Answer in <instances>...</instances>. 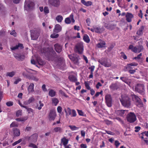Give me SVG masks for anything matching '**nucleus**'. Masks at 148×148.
Here are the masks:
<instances>
[{"instance_id":"nucleus-1","label":"nucleus","mask_w":148,"mask_h":148,"mask_svg":"<svg viewBox=\"0 0 148 148\" xmlns=\"http://www.w3.org/2000/svg\"><path fill=\"white\" fill-rule=\"evenodd\" d=\"M121 97L120 101L122 105L126 107H129L131 105V101L129 97L125 94L121 95Z\"/></svg>"},{"instance_id":"nucleus-2","label":"nucleus","mask_w":148,"mask_h":148,"mask_svg":"<svg viewBox=\"0 0 148 148\" xmlns=\"http://www.w3.org/2000/svg\"><path fill=\"white\" fill-rule=\"evenodd\" d=\"M129 49H131L132 51L135 53H139L144 49L143 46L142 45H139L134 47L132 45H130L129 47Z\"/></svg>"},{"instance_id":"nucleus-3","label":"nucleus","mask_w":148,"mask_h":148,"mask_svg":"<svg viewBox=\"0 0 148 148\" xmlns=\"http://www.w3.org/2000/svg\"><path fill=\"white\" fill-rule=\"evenodd\" d=\"M84 49L83 43L82 42L78 43L75 46V52L79 54H81L83 53Z\"/></svg>"},{"instance_id":"nucleus-4","label":"nucleus","mask_w":148,"mask_h":148,"mask_svg":"<svg viewBox=\"0 0 148 148\" xmlns=\"http://www.w3.org/2000/svg\"><path fill=\"white\" fill-rule=\"evenodd\" d=\"M126 118L127 121L130 123H133L136 120L135 114L132 112H130L127 114Z\"/></svg>"},{"instance_id":"nucleus-5","label":"nucleus","mask_w":148,"mask_h":148,"mask_svg":"<svg viewBox=\"0 0 148 148\" xmlns=\"http://www.w3.org/2000/svg\"><path fill=\"white\" fill-rule=\"evenodd\" d=\"M38 136V135L36 134H34L30 136H26L25 138L29 143H35L37 140Z\"/></svg>"},{"instance_id":"nucleus-6","label":"nucleus","mask_w":148,"mask_h":148,"mask_svg":"<svg viewBox=\"0 0 148 148\" xmlns=\"http://www.w3.org/2000/svg\"><path fill=\"white\" fill-rule=\"evenodd\" d=\"M144 86L142 84H138L135 88V91L141 94H143L144 92Z\"/></svg>"},{"instance_id":"nucleus-7","label":"nucleus","mask_w":148,"mask_h":148,"mask_svg":"<svg viewBox=\"0 0 148 148\" xmlns=\"http://www.w3.org/2000/svg\"><path fill=\"white\" fill-rule=\"evenodd\" d=\"M40 33L39 29L32 31L31 32V37L32 40H36L38 38Z\"/></svg>"},{"instance_id":"nucleus-8","label":"nucleus","mask_w":148,"mask_h":148,"mask_svg":"<svg viewBox=\"0 0 148 148\" xmlns=\"http://www.w3.org/2000/svg\"><path fill=\"white\" fill-rule=\"evenodd\" d=\"M66 115H70L71 117H75L76 116L77 113L76 111L74 109L71 110L68 108L66 110H65Z\"/></svg>"},{"instance_id":"nucleus-9","label":"nucleus","mask_w":148,"mask_h":148,"mask_svg":"<svg viewBox=\"0 0 148 148\" xmlns=\"http://www.w3.org/2000/svg\"><path fill=\"white\" fill-rule=\"evenodd\" d=\"M48 3L54 7L58 8L60 5V0H48Z\"/></svg>"},{"instance_id":"nucleus-10","label":"nucleus","mask_w":148,"mask_h":148,"mask_svg":"<svg viewBox=\"0 0 148 148\" xmlns=\"http://www.w3.org/2000/svg\"><path fill=\"white\" fill-rule=\"evenodd\" d=\"M64 21L67 24H70L71 22L74 23L75 22V20L74 18L73 14L72 13L69 17L66 18Z\"/></svg>"},{"instance_id":"nucleus-11","label":"nucleus","mask_w":148,"mask_h":148,"mask_svg":"<svg viewBox=\"0 0 148 148\" xmlns=\"http://www.w3.org/2000/svg\"><path fill=\"white\" fill-rule=\"evenodd\" d=\"M69 57L75 64L79 65V59L77 57L75 56L74 54H72L69 55Z\"/></svg>"},{"instance_id":"nucleus-12","label":"nucleus","mask_w":148,"mask_h":148,"mask_svg":"<svg viewBox=\"0 0 148 148\" xmlns=\"http://www.w3.org/2000/svg\"><path fill=\"white\" fill-rule=\"evenodd\" d=\"M34 6V3L33 2L29 0H26L25 3V8H27L29 9H32Z\"/></svg>"},{"instance_id":"nucleus-13","label":"nucleus","mask_w":148,"mask_h":148,"mask_svg":"<svg viewBox=\"0 0 148 148\" xmlns=\"http://www.w3.org/2000/svg\"><path fill=\"white\" fill-rule=\"evenodd\" d=\"M106 103L107 106L109 107L112 106V99L111 95H107L105 97Z\"/></svg>"},{"instance_id":"nucleus-14","label":"nucleus","mask_w":148,"mask_h":148,"mask_svg":"<svg viewBox=\"0 0 148 148\" xmlns=\"http://www.w3.org/2000/svg\"><path fill=\"white\" fill-rule=\"evenodd\" d=\"M116 112L118 115L123 117L126 114L128 111L127 110H119L116 111Z\"/></svg>"},{"instance_id":"nucleus-15","label":"nucleus","mask_w":148,"mask_h":148,"mask_svg":"<svg viewBox=\"0 0 148 148\" xmlns=\"http://www.w3.org/2000/svg\"><path fill=\"white\" fill-rule=\"evenodd\" d=\"M56 116V112L53 111H51L49 115V118L50 121H53Z\"/></svg>"},{"instance_id":"nucleus-16","label":"nucleus","mask_w":148,"mask_h":148,"mask_svg":"<svg viewBox=\"0 0 148 148\" xmlns=\"http://www.w3.org/2000/svg\"><path fill=\"white\" fill-rule=\"evenodd\" d=\"M20 48L21 49L23 48V45L20 43H18V45H16L15 46H12L10 47V49L12 51H14L18 49V48Z\"/></svg>"},{"instance_id":"nucleus-17","label":"nucleus","mask_w":148,"mask_h":148,"mask_svg":"<svg viewBox=\"0 0 148 148\" xmlns=\"http://www.w3.org/2000/svg\"><path fill=\"white\" fill-rule=\"evenodd\" d=\"M61 30V26L59 24H56L55 25V28L53 29V32L58 33L60 32Z\"/></svg>"},{"instance_id":"nucleus-18","label":"nucleus","mask_w":148,"mask_h":148,"mask_svg":"<svg viewBox=\"0 0 148 148\" xmlns=\"http://www.w3.org/2000/svg\"><path fill=\"white\" fill-rule=\"evenodd\" d=\"M102 65L105 67H109L111 66V63L109 60L106 59L102 62Z\"/></svg>"},{"instance_id":"nucleus-19","label":"nucleus","mask_w":148,"mask_h":148,"mask_svg":"<svg viewBox=\"0 0 148 148\" xmlns=\"http://www.w3.org/2000/svg\"><path fill=\"white\" fill-rule=\"evenodd\" d=\"M35 100V99L34 96H32V97H30L28 100L24 101V103L25 105H28L31 103H32Z\"/></svg>"},{"instance_id":"nucleus-20","label":"nucleus","mask_w":148,"mask_h":148,"mask_svg":"<svg viewBox=\"0 0 148 148\" xmlns=\"http://www.w3.org/2000/svg\"><path fill=\"white\" fill-rule=\"evenodd\" d=\"M34 84L33 83L30 84L27 90L29 93L33 92H34Z\"/></svg>"},{"instance_id":"nucleus-21","label":"nucleus","mask_w":148,"mask_h":148,"mask_svg":"<svg viewBox=\"0 0 148 148\" xmlns=\"http://www.w3.org/2000/svg\"><path fill=\"white\" fill-rule=\"evenodd\" d=\"M116 25L113 24H105L104 25L105 27L111 30L114 29L116 27Z\"/></svg>"},{"instance_id":"nucleus-22","label":"nucleus","mask_w":148,"mask_h":148,"mask_svg":"<svg viewBox=\"0 0 148 148\" xmlns=\"http://www.w3.org/2000/svg\"><path fill=\"white\" fill-rule=\"evenodd\" d=\"M54 47L56 51L58 53H59L61 51L62 49V46L61 45L58 44H56L55 45Z\"/></svg>"},{"instance_id":"nucleus-23","label":"nucleus","mask_w":148,"mask_h":148,"mask_svg":"<svg viewBox=\"0 0 148 148\" xmlns=\"http://www.w3.org/2000/svg\"><path fill=\"white\" fill-rule=\"evenodd\" d=\"M126 20L128 22L132 21V19L133 17V15L131 13H127L126 15Z\"/></svg>"},{"instance_id":"nucleus-24","label":"nucleus","mask_w":148,"mask_h":148,"mask_svg":"<svg viewBox=\"0 0 148 148\" xmlns=\"http://www.w3.org/2000/svg\"><path fill=\"white\" fill-rule=\"evenodd\" d=\"M14 57L18 60L22 61L25 58V56L18 54H16L14 55Z\"/></svg>"},{"instance_id":"nucleus-25","label":"nucleus","mask_w":148,"mask_h":148,"mask_svg":"<svg viewBox=\"0 0 148 148\" xmlns=\"http://www.w3.org/2000/svg\"><path fill=\"white\" fill-rule=\"evenodd\" d=\"M13 134L14 136H20V130L17 128L13 129Z\"/></svg>"},{"instance_id":"nucleus-26","label":"nucleus","mask_w":148,"mask_h":148,"mask_svg":"<svg viewBox=\"0 0 148 148\" xmlns=\"http://www.w3.org/2000/svg\"><path fill=\"white\" fill-rule=\"evenodd\" d=\"M25 71L28 73L32 75H36L37 72L35 70L28 69H25Z\"/></svg>"},{"instance_id":"nucleus-27","label":"nucleus","mask_w":148,"mask_h":148,"mask_svg":"<svg viewBox=\"0 0 148 148\" xmlns=\"http://www.w3.org/2000/svg\"><path fill=\"white\" fill-rule=\"evenodd\" d=\"M81 3L84 5L86 6H89L92 5V2L91 1H86L85 0H81Z\"/></svg>"},{"instance_id":"nucleus-28","label":"nucleus","mask_w":148,"mask_h":148,"mask_svg":"<svg viewBox=\"0 0 148 148\" xmlns=\"http://www.w3.org/2000/svg\"><path fill=\"white\" fill-rule=\"evenodd\" d=\"M64 65L65 63L64 60L63 59H61L59 61L57 65L58 67L61 68L62 67L64 66Z\"/></svg>"},{"instance_id":"nucleus-29","label":"nucleus","mask_w":148,"mask_h":148,"mask_svg":"<svg viewBox=\"0 0 148 148\" xmlns=\"http://www.w3.org/2000/svg\"><path fill=\"white\" fill-rule=\"evenodd\" d=\"M131 97L133 101H134L135 103L140 99L137 96L134 94L132 95Z\"/></svg>"},{"instance_id":"nucleus-30","label":"nucleus","mask_w":148,"mask_h":148,"mask_svg":"<svg viewBox=\"0 0 148 148\" xmlns=\"http://www.w3.org/2000/svg\"><path fill=\"white\" fill-rule=\"evenodd\" d=\"M28 78L30 79H31L35 82H37L39 80V78L36 76L34 75L29 76V77H28Z\"/></svg>"},{"instance_id":"nucleus-31","label":"nucleus","mask_w":148,"mask_h":148,"mask_svg":"<svg viewBox=\"0 0 148 148\" xmlns=\"http://www.w3.org/2000/svg\"><path fill=\"white\" fill-rule=\"evenodd\" d=\"M144 27L143 26H141L137 32L136 34L139 35H140L143 34V31L144 29Z\"/></svg>"},{"instance_id":"nucleus-32","label":"nucleus","mask_w":148,"mask_h":148,"mask_svg":"<svg viewBox=\"0 0 148 148\" xmlns=\"http://www.w3.org/2000/svg\"><path fill=\"white\" fill-rule=\"evenodd\" d=\"M52 103L55 106L57 105L59 103V101L58 99L55 98H53L51 99Z\"/></svg>"},{"instance_id":"nucleus-33","label":"nucleus","mask_w":148,"mask_h":148,"mask_svg":"<svg viewBox=\"0 0 148 148\" xmlns=\"http://www.w3.org/2000/svg\"><path fill=\"white\" fill-rule=\"evenodd\" d=\"M61 142L63 143L64 146L67 145L68 143V140L65 137H63L61 139Z\"/></svg>"},{"instance_id":"nucleus-34","label":"nucleus","mask_w":148,"mask_h":148,"mask_svg":"<svg viewBox=\"0 0 148 148\" xmlns=\"http://www.w3.org/2000/svg\"><path fill=\"white\" fill-rule=\"evenodd\" d=\"M56 94V92L52 90H50L49 91V95L51 97H53L55 96Z\"/></svg>"},{"instance_id":"nucleus-35","label":"nucleus","mask_w":148,"mask_h":148,"mask_svg":"<svg viewBox=\"0 0 148 148\" xmlns=\"http://www.w3.org/2000/svg\"><path fill=\"white\" fill-rule=\"evenodd\" d=\"M56 18L58 22L61 23L63 19V17L61 15H59L57 16Z\"/></svg>"},{"instance_id":"nucleus-36","label":"nucleus","mask_w":148,"mask_h":148,"mask_svg":"<svg viewBox=\"0 0 148 148\" xmlns=\"http://www.w3.org/2000/svg\"><path fill=\"white\" fill-rule=\"evenodd\" d=\"M16 72L13 71L10 72H7L6 74L7 76H9L10 77H13L15 74Z\"/></svg>"},{"instance_id":"nucleus-37","label":"nucleus","mask_w":148,"mask_h":148,"mask_svg":"<svg viewBox=\"0 0 148 148\" xmlns=\"http://www.w3.org/2000/svg\"><path fill=\"white\" fill-rule=\"evenodd\" d=\"M135 104L139 107H142L143 106V103L141 99L140 100L136 102V103H135Z\"/></svg>"},{"instance_id":"nucleus-38","label":"nucleus","mask_w":148,"mask_h":148,"mask_svg":"<svg viewBox=\"0 0 148 148\" xmlns=\"http://www.w3.org/2000/svg\"><path fill=\"white\" fill-rule=\"evenodd\" d=\"M84 40L87 43H89L90 41V40L89 36L86 34H85L83 37Z\"/></svg>"},{"instance_id":"nucleus-39","label":"nucleus","mask_w":148,"mask_h":148,"mask_svg":"<svg viewBox=\"0 0 148 148\" xmlns=\"http://www.w3.org/2000/svg\"><path fill=\"white\" fill-rule=\"evenodd\" d=\"M24 108L27 110V111L28 112V113H34V110H33L32 109L28 108L26 106V107H25Z\"/></svg>"},{"instance_id":"nucleus-40","label":"nucleus","mask_w":148,"mask_h":148,"mask_svg":"<svg viewBox=\"0 0 148 148\" xmlns=\"http://www.w3.org/2000/svg\"><path fill=\"white\" fill-rule=\"evenodd\" d=\"M69 126L72 131L77 130L79 128V127H77L75 125H70Z\"/></svg>"},{"instance_id":"nucleus-41","label":"nucleus","mask_w":148,"mask_h":148,"mask_svg":"<svg viewBox=\"0 0 148 148\" xmlns=\"http://www.w3.org/2000/svg\"><path fill=\"white\" fill-rule=\"evenodd\" d=\"M69 78L70 80L72 82H76L77 80L76 78L73 76H70Z\"/></svg>"},{"instance_id":"nucleus-42","label":"nucleus","mask_w":148,"mask_h":148,"mask_svg":"<svg viewBox=\"0 0 148 148\" xmlns=\"http://www.w3.org/2000/svg\"><path fill=\"white\" fill-rule=\"evenodd\" d=\"M54 130L55 132H62V130L60 127H56L54 128Z\"/></svg>"},{"instance_id":"nucleus-43","label":"nucleus","mask_w":148,"mask_h":148,"mask_svg":"<svg viewBox=\"0 0 148 148\" xmlns=\"http://www.w3.org/2000/svg\"><path fill=\"white\" fill-rule=\"evenodd\" d=\"M114 119L117 120L120 123L123 125L124 124V122L121 118L119 117H116L114 118Z\"/></svg>"},{"instance_id":"nucleus-44","label":"nucleus","mask_w":148,"mask_h":148,"mask_svg":"<svg viewBox=\"0 0 148 148\" xmlns=\"http://www.w3.org/2000/svg\"><path fill=\"white\" fill-rule=\"evenodd\" d=\"M18 126V124L15 122H13L10 125V127H17Z\"/></svg>"},{"instance_id":"nucleus-45","label":"nucleus","mask_w":148,"mask_h":148,"mask_svg":"<svg viewBox=\"0 0 148 148\" xmlns=\"http://www.w3.org/2000/svg\"><path fill=\"white\" fill-rule=\"evenodd\" d=\"M103 122L107 125H109L112 124V123L111 121H110L108 120H105L103 121Z\"/></svg>"},{"instance_id":"nucleus-46","label":"nucleus","mask_w":148,"mask_h":148,"mask_svg":"<svg viewBox=\"0 0 148 148\" xmlns=\"http://www.w3.org/2000/svg\"><path fill=\"white\" fill-rule=\"evenodd\" d=\"M110 88L114 90H116L117 89V87L116 84H112L111 86H110Z\"/></svg>"},{"instance_id":"nucleus-47","label":"nucleus","mask_w":148,"mask_h":148,"mask_svg":"<svg viewBox=\"0 0 148 148\" xmlns=\"http://www.w3.org/2000/svg\"><path fill=\"white\" fill-rule=\"evenodd\" d=\"M43 11L45 14H48L49 12L48 8L47 7H45L44 8Z\"/></svg>"},{"instance_id":"nucleus-48","label":"nucleus","mask_w":148,"mask_h":148,"mask_svg":"<svg viewBox=\"0 0 148 148\" xmlns=\"http://www.w3.org/2000/svg\"><path fill=\"white\" fill-rule=\"evenodd\" d=\"M28 146L30 147H32L33 148H38V147L35 145L33 143H30Z\"/></svg>"},{"instance_id":"nucleus-49","label":"nucleus","mask_w":148,"mask_h":148,"mask_svg":"<svg viewBox=\"0 0 148 148\" xmlns=\"http://www.w3.org/2000/svg\"><path fill=\"white\" fill-rule=\"evenodd\" d=\"M59 36V35L58 34H55V33H53L51 35L50 37L51 38H58Z\"/></svg>"},{"instance_id":"nucleus-50","label":"nucleus","mask_w":148,"mask_h":148,"mask_svg":"<svg viewBox=\"0 0 148 148\" xmlns=\"http://www.w3.org/2000/svg\"><path fill=\"white\" fill-rule=\"evenodd\" d=\"M11 35H13L14 37H16L17 36V34L16 32L14 30H12L11 32H10Z\"/></svg>"},{"instance_id":"nucleus-51","label":"nucleus","mask_w":148,"mask_h":148,"mask_svg":"<svg viewBox=\"0 0 148 148\" xmlns=\"http://www.w3.org/2000/svg\"><path fill=\"white\" fill-rule=\"evenodd\" d=\"M22 141V139H19L18 140V141H16L14 142V143L12 144V145L13 146H15L17 145L18 144L20 143L21 141Z\"/></svg>"},{"instance_id":"nucleus-52","label":"nucleus","mask_w":148,"mask_h":148,"mask_svg":"<svg viewBox=\"0 0 148 148\" xmlns=\"http://www.w3.org/2000/svg\"><path fill=\"white\" fill-rule=\"evenodd\" d=\"M13 102L11 101L8 102L6 103V105L9 107L12 106L13 105Z\"/></svg>"},{"instance_id":"nucleus-53","label":"nucleus","mask_w":148,"mask_h":148,"mask_svg":"<svg viewBox=\"0 0 148 148\" xmlns=\"http://www.w3.org/2000/svg\"><path fill=\"white\" fill-rule=\"evenodd\" d=\"M94 27L95 30V32L97 33H98L100 32V29L99 27L96 26H94Z\"/></svg>"},{"instance_id":"nucleus-54","label":"nucleus","mask_w":148,"mask_h":148,"mask_svg":"<svg viewBox=\"0 0 148 148\" xmlns=\"http://www.w3.org/2000/svg\"><path fill=\"white\" fill-rule=\"evenodd\" d=\"M39 64L40 65H43L45 64V62L42 60L38 61Z\"/></svg>"},{"instance_id":"nucleus-55","label":"nucleus","mask_w":148,"mask_h":148,"mask_svg":"<svg viewBox=\"0 0 148 148\" xmlns=\"http://www.w3.org/2000/svg\"><path fill=\"white\" fill-rule=\"evenodd\" d=\"M95 66H92L88 68V69L90 70L91 73H93L95 69Z\"/></svg>"},{"instance_id":"nucleus-56","label":"nucleus","mask_w":148,"mask_h":148,"mask_svg":"<svg viewBox=\"0 0 148 148\" xmlns=\"http://www.w3.org/2000/svg\"><path fill=\"white\" fill-rule=\"evenodd\" d=\"M141 127L140 126H136L135 127V132H138L140 129Z\"/></svg>"},{"instance_id":"nucleus-57","label":"nucleus","mask_w":148,"mask_h":148,"mask_svg":"<svg viewBox=\"0 0 148 148\" xmlns=\"http://www.w3.org/2000/svg\"><path fill=\"white\" fill-rule=\"evenodd\" d=\"M58 112L59 113H61L62 111V108L60 106H59L57 107V108Z\"/></svg>"},{"instance_id":"nucleus-58","label":"nucleus","mask_w":148,"mask_h":148,"mask_svg":"<svg viewBox=\"0 0 148 148\" xmlns=\"http://www.w3.org/2000/svg\"><path fill=\"white\" fill-rule=\"evenodd\" d=\"M39 103L40 104V106L39 107H38V109L39 110H40L41 109L42 107L43 106L44 104L43 103H41V101H39Z\"/></svg>"},{"instance_id":"nucleus-59","label":"nucleus","mask_w":148,"mask_h":148,"mask_svg":"<svg viewBox=\"0 0 148 148\" xmlns=\"http://www.w3.org/2000/svg\"><path fill=\"white\" fill-rule=\"evenodd\" d=\"M22 114V111L21 110H18L16 113V115L17 116H18L20 115H21Z\"/></svg>"},{"instance_id":"nucleus-60","label":"nucleus","mask_w":148,"mask_h":148,"mask_svg":"<svg viewBox=\"0 0 148 148\" xmlns=\"http://www.w3.org/2000/svg\"><path fill=\"white\" fill-rule=\"evenodd\" d=\"M121 54L122 55V56H123V58L124 59H126L127 58V57L124 54V52H122L121 53Z\"/></svg>"},{"instance_id":"nucleus-61","label":"nucleus","mask_w":148,"mask_h":148,"mask_svg":"<svg viewBox=\"0 0 148 148\" xmlns=\"http://www.w3.org/2000/svg\"><path fill=\"white\" fill-rule=\"evenodd\" d=\"M59 92L61 94H62V95L64 96V97H68L67 95H66L65 94V93L64 92L62 91V90H60L59 91Z\"/></svg>"},{"instance_id":"nucleus-62","label":"nucleus","mask_w":148,"mask_h":148,"mask_svg":"<svg viewBox=\"0 0 148 148\" xmlns=\"http://www.w3.org/2000/svg\"><path fill=\"white\" fill-rule=\"evenodd\" d=\"M85 86L86 88L88 90L90 89V88L88 84L86 82H85L84 83Z\"/></svg>"},{"instance_id":"nucleus-63","label":"nucleus","mask_w":148,"mask_h":148,"mask_svg":"<svg viewBox=\"0 0 148 148\" xmlns=\"http://www.w3.org/2000/svg\"><path fill=\"white\" fill-rule=\"evenodd\" d=\"M32 129V127L29 126H27L25 130V131H30Z\"/></svg>"},{"instance_id":"nucleus-64","label":"nucleus","mask_w":148,"mask_h":148,"mask_svg":"<svg viewBox=\"0 0 148 148\" xmlns=\"http://www.w3.org/2000/svg\"><path fill=\"white\" fill-rule=\"evenodd\" d=\"M80 147L81 148H87V145L85 144H82L80 145Z\"/></svg>"}]
</instances>
